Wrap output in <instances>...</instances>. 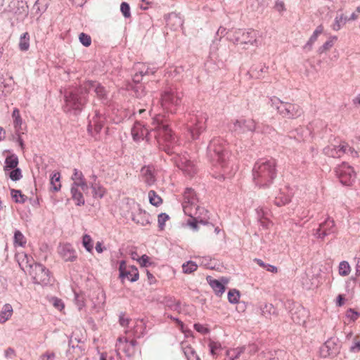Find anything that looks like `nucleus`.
Masks as SVG:
<instances>
[{
  "label": "nucleus",
  "instance_id": "nucleus-1",
  "mask_svg": "<svg viewBox=\"0 0 360 360\" xmlns=\"http://www.w3.org/2000/svg\"><path fill=\"white\" fill-rule=\"evenodd\" d=\"M91 90H93L100 98H104L106 95L105 88L99 83L87 81L82 84L79 90L71 91L65 96L66 107L68 110H81L86 101L85 94Z\"/></svg>",
  "mask_w": 360,
  "mask_h": 360
},
{
  "label": "nucleus",
  "instance_id": "nucleus-2",
  "mask_svg": "<svg viewBox=\"0 0 360 360\" xmlns=\"http://www.w3.org/2000/svg\"><path fill=\"white\" fill-rule=\"evenodd\" d=\"M276 162L274 159L261 160L255 164L252 169L254 183L259 188H267L276 177Z\"/></svg>",
  "mask_w": 360,
  "mask_h": 360
},
{
  "label": "nucleus",
  "instance_id": "nucleus-3",
  "mask_svg": "<svg viewBox=\"0 0 360 360\" xmlns=\"http://www.w3.org/2000/svg\"><path fill=\"white\" fill-rule=\"evenodd\" d=\"M151 130L155 133V137L160 144L172 145L175 142V137L163 115L159 114L153 119Z\"/></svg>",
  "mask_w": 360,
  "mask_h": 360
},
{
  "label": "nucleus",
  "instance_id": "nucleus-4",
  "mask_svg": "<svg viewBox=\"0 0 360 360\" xmlns=\"http://www.w3.org/2000/svg\"><path fill=\"white\" fill-rule=\"evenodd\" d=\"M207 152L212 162L224 167L228 158V152L225 148V141L219 137L212 139L209 143Z\"/></svg>",
  "mask_w": 360,
  "mask_h": 360
},
{
  "label": "nucleus",
  "instance_id": "nucleus-5",
  "mask_svg": "<svg viewBox=\"0 0 360 360\" xmlns=\"http://www.w3.org/2000/svg\"><path fill=\"white\" fill-rule=\"evenodd\" d=\"M230 41L234 44L243 46L245 49V46H258L256 32L253 29L236 30L230 37Z\"/></svg>",
  "mask_w": 360,
  "mask_h": 360
},
{
  "label": "nucleus",
  "instance_id": "nucleus-6",
  "mask_svg": "<svg viewBox=\"0 0 360 360\" xmlns=\"http://www.w3.org/2000/svg\"><path fill=\"white\" fill-rule=\"evenodd\" d=\"M181 98L178 93L172 89H166L161 94L160 105L162 108L171 113H174L181 104Z\"/></svg>",
  "mask_w": 360,
  "mask_h": 360
},
{
  "label": "nucleus",
  "instance_id": "nucleus-7",
  "mask_svg": "<svg viewBox=\"0 0 360 360\" xmlns=\"http://www.w3.org/2000/svg\"><path fill=\"white\" fill-rule=\"evenodd\" d=\"M335 173L340 183L344 186H350L356 179L354 169L346 162H342L335 169Z\"/></svg>",
  "mask_w": 360,
  "mask_h": 360
},
{
  "label": "nucleus",
  "instance_id": "nucleus-8",
  "mask_svg": "<svg viewBox=\"0 0 360 360\" xmlns=\"http://www.w3.org/2000/svg\"><path fill=\"white\" fill-rule=\"evenodd\" d=\"M257 124L253 119L240 117L232 121V131L238 134H243L255 131Z\"/></svg>",
  "mask_w": 360,
  "mask_h": 360
},
{
  "label": "nucleus",
  "instance_id": "nucleus-9",
  "mask_svg": "<svg viewBox=\"0 0 360 360\" xmlns=\"http://www.w3.org/2000/svg\"><path fill=\"white\" fill-rule=\"evenodd\" d=\"M184 211L186 214L192 216L195 213L198 208V199L195 192L192 188H186L184 193Z\"/></svg>",
  "mask_w": 360,
  "mask_h": 360
},
{
  "label": "nucleus",
  "instance_id": "nucleus-10",
  "mask_svg": "<svg viewBox=\"0 0 360 360\" xmlns=\"http://www.w3.org/2000/svg\"><path fill=\"white\" fill-rule=\"evenodd\" d=\"M30 267L32 269L30 274L35 283L46 285L49 283V271L44 266L40 264H34Z\"/></svg>",
  "mask_w": 360,
  "mask_h": 360
},
{
  "label": "nucleus",
  "instance_id": "nucleus-11",
  "mask_svg": "<svg viewBox=\"0 0 360 360\" xmlns=\"http://www.w3.org/2000/svg\"><path fill=\"white\" fill-rule=\"evenodd\" d=\"M119 271L122 278H127L131 282H135L139 278L138 269L133 265L127 266L124 260L120 262Z\"/></svg>",
  "mask_w": 360,
  "mask_h": 360
},
{
  "label": "nucleus",
  "instance_id": "nucleus-12",
  "mask_svg": "<svg viewBox=\"0 0 360 360\" xmlns=\"http://www.w3.org/2000/svg\"><path fill=\"white\" fill-rule=\"evenodd\" d=\"M339 340L338 338H331L328 339L320 349L321 355L326 358L327 356H335L340 351Z\"/></svg>",
  "mask_w": 360,
  "mask_h": 360
},
{
  "label": "nucleus",
  "instance_id": "nucleus-13",
  "mask_svg": "<svg viewBox=\"0 0 360 360\" xmlns=\"http://www.w3.org/2000/svg\"><path fill=\"white\" fill-rule=\"evenodd\" d=\"M135 340H129L126 337H120L116 343V349L118 352H122L130 356L135 352Z\"/></svg>",
  "mask_w": 360,
  "mask_h": 360
},
{
  "label": "nucleus",
  "instance_id": "nucleus-14",
  "mask_svg": "<svg viewBox=\"0 0 360 360\" xmlns=\"http://www.w3.org/2000/svg\"><path fill=\"white\" fill-rule=\"evenodd\" d=\"M175 162L176 166L188 175H193L197 172L196 165L186 155L179 156Z\"/></svg>",
  "mask_w": 360,
  "mask_h": 360
},
{
  "label": "nucleus",
  "instance_id": "nucleus-15",
  "mask_svg": "<svg viewBox=\"0 0 360 360\" xmlns=\"http://www.w3.org/2000/svg\"><path fill=\"white\" fill-rule=\"evenodd\" d=\"M335 231V222L330 218L327 219L323 223L320 224L319 227L316 229L314 235L320 239H323Z\"/></svg>",
  "mask_w": 360,
  "mask_h": 360
},
{
  "label": "nucleus",
  "instance_id": "nucleus-16",
  "mask_svg": "<svg viewBox=\"0 0 360 360\" xmlns=\"http://www.w3.org/2000/svg\"><path fill=\"white\" fill-rule=\"evenodd\" d=\"M58 252L65 262H74L77 257L75 250L70 244L60 245Z\"/></svg>",
  "mask_w": 360,
  "mask_h": 360
},
{
  "label": "nucleus",
  "instance_id": "nucleus-17",
  "mask_svg": "<svg viewBox=\"0 0 360 360\" xmlns=\"http://www.w3.org/2000/svg\"><path fill=\"white\" fill-rule=\"evenodd\" d=\"M149 131L141 122H136L134 123L131 129V136L135 141H140L147 137Z\"/></svg>",
  "mask_w": 360,
  "mask_h": 360
},
{
  "label": "nucleus",
  "instance_id": "nucleus-18",
  "mask_svg": "<svg viewBox=\"0 0 360 360\" xmlns=\"http://www.w3.org/2000/svg\"><path fill=\"white\" fill-rule=\"evenodd\" d=\"M71 179L73 181L72 187H81L84 191L88 189V185L82 171L75 168L73 169Z\"/></svg>",
  "mask_w": 360,
  "mask_h": 360
},
{
  "label": "nucleus",
  "instance_id": "nucleus-19",
  "mask_svg": "<svg viewBox=\"0 0 360 360\" xmlns=\"http://www.w3.org/2000/svg\"><path fill=\"white\" fill-rule=\"evenodd\" d=\"M90 186L92 195L95 199H101L107 193L106 188L101 184L100 181L96 180V177H95L94 181L91 183Z\"/></svg>",
  "mask_w": 360,
  "mask_h": 360
},
{
  "label": "nucleus",
  "instance_id": "nucleus-20",
  "mask_svg": "<svg viewBox=\"0 0 360 360\" xmlns=\"http://www.w3.org/2000/svg\"><path fill=\"white\" fill-rule=\"evenodd\" d=\"M346 146H328L323 148V153L328 157L340 158L346 151Z\"/></svg>",
  "mask_w": 360,
  "mask_h": 360
},
{
  "label": "nucleus",
  "instance_id": "nucleus-21",
  "mask_svg": "<svg viewBox=\"0 0 360 360\" xmlns=\"http://www.w3.org/2000/svg\"><path fill=\"white\" fill-rule=\"evenodd\" d=\"M146 331V323L143 319H137L134 321L131 333L136 338L142 337Z\"/></svg>",
  "mask_w": 360,
  "mask_h": 360
},
{
  "label": "nucleus",
  "instance_id": "nucleus-22",
  "mask_svg": "<svg viewBox=\"0 0 360 360\" xmlns=\"http://www.w3.org/2000/svg\"><path fill=\"white\" fill-rule=\"evenodd\" d=\"M205 122L202 120H196V122L191 129V134L193 139H196L205 130Z\"/></svg>",
  "mask_w": 360,
  "mask_h": 360
},
{
  "label": "nucleus",
  "instance_id": "nucleus-23",
  "mask_svg": "<svg viewBox=\"0 0 360 360\" xmlns=\"http://www.w3.org/2000/svg\"><path fill=\"white\" fill-rule=\"evenodd\" d=\"M18 158L14 154H12L6 157L4 166V170L5 173L7 174L8 171H11V169L16 168L18 165Z\"/></svg>",
  "mask_w": 360,
  "mask_h": 360
},
{
  "label": "nucleus",
  "instance_id": "nucleus-24",
  "mask_svg": "<svg viewBox=\"0 0 360 360\" xmlns=\"http://www.w3.org/2000/svg\"><path fill=\"white\" fill-rule=\"evenodd\" d=\"M141 174L144 181L149 186L153 184L155 181L153 169L149 166H145L141 169Z\"/></svg>",
  "mask_w": 360,
  "mask_h": 360
},
{
  "label": "nucleus",
  "instance_id": "nucleus-25",
  "mask_svg": "<svg viewBox=\"0 0 360 360\" xmlns=\"http://www.w3.org/2000/svg\"><path fill=\"white\" fill-rule=\"evenodd\" d=\"M13 307L10 304H4L0 311V323H4L10 319L13 315Z\"/></svg>",
  "mask_w": 360,
  "mask_h": 360
},
{
  "label": "nucleus",
  "instance_id": "nucleus-26",
  "mask_svg": "<svg viewBox=\"0 0 360 360\" xmlns=\"http://www.w3.org/2000/svg\"><path fill=\"white\" fill-rule=\"evenodd\" d=\"M12 117L13 119V126L16 133H22V120L20 114V111L18 108H15L12 113Z\"/></svg>",
  "mask_w": 360,
  "mask_h": 360
},
{
  "label": "nucleus",
  "instance_id": "nucleus-27",
  "mask_svg": "<svg viewBox=\"0 0 360 360\" xmlns=\"http://www.w3.org/2000/svg\"><path fill=\"white\" fill-rule=\"evenodd\" d=\"M182 349L185 356H186L188 360H199V357L196 354L194 349L186 342L182 343Z\"/></svg>",
  "mask_w": 360,
  "mask_h": 360
},
{
  "label": "nucleus",
  "instance_id": "nucleus-28",
  "mask_svg": "<svg viewBox=\"0 0 360 360\" xmlns=\"http://www.w3.org/2000/svg\"><path fill=\"white\" fill-rule=\"evenodd\" d=\"M72 198L75 204L78 206L84 205L85 203L84 198L82 192L78 190V188L71 187Z\"/></svg>",
  "mask_w": 360,
  "mask_h": 360
},
{
  "label": "nucleus",
  "instance_id": "nucleus-29",
  "mask_svg": "<svg viewBox=\"0 0 360 360\" xmlns=\"http://www.w3.org/2000/svg\"><path fill=\"white\" fill-rule=\"evenodd\" d=\"M27 243V239L25 236L18 230L14 232L13 245L15 248H24Z\"/></svg>",
  "mask_w": 360,
  "mask_h": 360
},
{
  "label": "nucleus",
  "instance_id": "nucleus-30",
  "mask_svg": "<svg viewBox=\"0 0 360 360\" xmlns=\"http://www.w3.org/2000/svg\"><path fill=\"white\" fill-rule=\"evenodd\" d=\"M209 284L217 296H221L225 291V286L217 279H210Z\"/></svg>",
  "mask_w": 360,
  "mask_h": 360
},
{
  "label": "nucleus",
  "instance_id": "nucleus-31",
  "mask_svg": "<svg viewBox=\"0 0 360 360\" xmlns=\"http://www.w3.org/2000/svg\"><path fill=\"white\" fill-rule=\"evenodd\" d=\"M208 347L210 348L211 355L215 359L218 356L219 353L222 349L221 345L219 342H215L212 340H209Z\"/></svg>",
  "mask_w": 360,
  "mask_h": 360
},
{
  "label": "nucleus",
  "instance_id": "nucleus-32",
  "mask_svg": "<svg viewBox=\"0 0 360 360\" xmlns=\"http://www.w3.org/2000/svg\"><path fill=\"white\" fill-rule=\"evenodd\" d=\"M30 40V38L28 32H25L20 36L18 44L19 49H20V51H26L29 49Z\"/></svg>",
  "mask_w": 360,
  "mask_h": 360
},
{
  "label": "nucleus",
  "instance_id": "nucleus-33",
  "mask_svg": "<svg viewBox=\"0 0 360 360\" xmlns=\"http://www.w3.org/2000/svg\"><path fill=\"white\" fill-rule=\"evenodd\" d=\"M148 198L150 203L154 206L158 207L162 203V199L154 191L148 192Z\"/></svg>",
  "mask_w": 360,
  "mask_h": 360
},
{
  "label": "nucleus",
  "instance_id": "nucleus-34",
  "mask_svg": "<svg viewBox=\"0 0 360 360\" xmlns=\"http://www.w3.org/2000/svg\"><path fill=\"white\" fill-rule=\"evenodd\" d=\"M337 40V37H331L327 40L319 48L318 52L319 54H321L330 49H331L334 45V41Z\"/></svg>",
  "mask_w": 360,
  "mask_h": 360
},
{
  "label": "nucleus",
  "instance_id": "nucleus-35",
  "mask_svg": "<svg viewBox=\"0 0 360 360\" xmlns=\"http://www.w3.org/2000/svg\"><path fill=\"white\" fill-rule=\"evenodd\" d=\"M60 178V175L58 172H55L51 177V185L55 191H59L61 187Z\"/></svg>",
  "mask_w": 360,
  "mask_h": 360
},
{
  "label": "nucleus",
  "instance_id": "nucleus-36",
  "mask_svg": "<svg viewBox=\"0 0 360 360\" xmlns=\"http://www.w3.org/2000/svg\"><path fill=\"white\" fill-rule=\"evenodd\" d=\"M338 269L339 274L342 276H348L351 271L350 265L347 261L341 262Z\"/></svg>",
  "mask_w": 360,
  "mask_h": 360
},
{
  "label": "nucleus",
  "instance_id": "nucleus-37",
  "mask_svg": "<svg viewBox=\"0 0 360 360\" xmlns=\"http://www.w3.org/2000/svg\"><path fill=\"white\" fill-rule=\"evenodd\" d=\"M296 314H297V323L301 324L305 322V319L308 317V311L303 307L297 308Z\"/></svg>",
  "mask_w": 360,
  "mask_h": 360
},
{
  "label": "nucleus",
  "instance_id": "nucleus-38",
  "mask_svg": "<svg viewBox=\"0 0 360 360\" xmlns=\"http://www.w3.org/2000/svg\"><path fill=\"white\" fill-rule=\"evenodd\" d=\"M11 195L16 202L24 203L27 200V196L19 190H11Z\"/></svg>",
  "mask_w": 360,
  "mask_h": 360
},
{
  "label": "nucleus",
  "instance_id": "nucleus-39",
  "mask_svg": "<svg viewBox=\"0 0 360 360\" xmlns=\"http://www.w3.org/2000/svg\"><path fill=\"white\" fill-rule=\"evenodd\" d=\"M198 269L197 264L193 261H188L182 265L183 272L185 274H191Z\"/></svg>",
  "mask_w": 360,
  "mask_h": 360
},
{
  "label": "nucleus",
  "instance_id": "nucleus-40",
  "mask_svg": "<svg viewBox=\"0 0 360 360\" xmlns=\"http://www.w3.org/2000/svg\"><path fill=\"white\" fill-rule=\"evenodd\" d=\"M346 21L347 18L344 17L343 14L336 16L334 20V23L332 26L333 30L338 31L341 28L342 25H344Z\"/></svg>",
  "mask_w": 360,
  "mask_h": 360
},
{
  "label": "nucleus",
  "instance_id": "nucleus-41",
  "mask_svg": "<svg viewBox=\"0 0 360 360\" xmlns=\"http://www.w3.org/2000/svg\"><path fill=\"white\" fill-rule=\"evenodd\" d=\"M240 292L238 290L232 289L228 292V300L232 304H236L239 302Z\"/></svg>",
  "mask_w": 360,
  "mask_h": 360
},
{
  "label": "nucleus",
  "instance_id": "nucleus-42",
  "mask_svg": "<svg viewBox=\"0 0 360 360\" xmlns=\"http://www.w3.org/2000/svg\"><path fill=\"white\" fill-rule=\"evenodd\" d=\"M82 245L84 248L91 252L94 248L93 240L89 235L85 234L82 238Z\"/></svg>",
  "mask_w": 360,
  "mask_h": 360
},
{
  "label": "nucleus",
  "instance_id": "nucleus-43",
  "mask_svg": "<svg viewBox=\"0 0 360 360\" xmlns=\"http://www.w3.org/2000/svg\"><path fill=\"white\" fill-rule=\"evenodd\" d=\"M295 131L297 133L296 136H294V138L296 136H300L301 138H307L311 136V131L308 127H302L300 128L296 129Z\"/></svg>",
  "mask_w": 360,
  "mask_h": 360
},
{
  "label": "nucleus",
  "instance_id": "nucleus-44",
  "mask_svg": "<svg viewBox=\"0 0 360 360\" xmlns=\"http://www.w3.org/2000/svg\"><path fill=\"white\" fill-rule=\"evenodd\" d=\"M323 27L321 25H319L309 38V40L307 42V45H311L313 43H314L316 41L319 35L323 32Z\"/></svg>",
  "mask_w": 360,
  "mask_h": 360
},
{
  "label": "nucleus",
  "instance_id": "nucleus-45",
  "mask_svg": "<svg viewBox=\"0 0 360 360\" xmlns=\"http://www.w3.org/2000/svg\"><path fill=\"white\" fill-rule=\"evenodd\" d=\"M6 174H8L9 177L13 181H18L22 176L21 170L18 167L8 171Z\"/></svg>",
  "mask_w": 360,
  "mask_h": 360
},
{
  "label": "nucleus",
  "instance_id": "nucleus-46",
  "mask_svg": "<svg viewBox=\"0 0 360 360\" xmlns=\"http://www.w3.org/2000/svg\"><path fill=\"white\" fill-rule=\"evenodd\" d=\"M255 261L257 262V264L259 266H260L261 267H262L264 269H266V270L268 271H270L272 273H276L278 271V269L275 266H273L271 264H266L262 259H255Z\"/></svg>",
  "mask_w": 360,
  "mask_h": 360
},
{
  "label": "nucleus",
  "instance_id": "nucleus-47",
  "mask_svg": "<svg viewBox=\"0 0 360 360\" xmlns=\"http://www.w3.org/2000/svg\"><path fill=\"white\" fill-rule=\"evenodd\" d=\"M136 68H137V70H140L141 76H143V75H149V74H154V72H155V70L149 68L145 64L139 63L137 65Z\"/></svg>",
  "mask_w": 360,
  "mask_h": 360
},
{
  "label": "nucleus",
  "instance_id": "nucleus-48",
  "mask_svg": "<svg viewBox=\"0 0 360 360\" xmlns=\"http://www.w3.org/2000/svg\"><path fill=\"white\" fill-rule=\"evenodd\" d=\"M290 201V198H288V196L285 195L283 193H281L278 196L276 197L275 204L277 206L281 207L288 203Z\"/></svg>",
  "mask_w": 360,
  "mask_h": 360
},
{
  "label": "nucleus",
  "instance_id": "nucleus-49",
  "mask_svg": "<svg viewBox=\"0 0 360 360\" xmlns=\"http://www.w3.org/2000/svg\"><path fill=\"white\" fill-rule=\"evenodd\" d=\"M80 42L85 46L88 47L91 44V38L89 35L85 33H81L79 36Z\"/></svg>",
  "mask_w": 360,
  "mask_h": 360
},
{
  "label": "nucleus",
  "instance_id": "nucleus-50",
  "mask_svg": "<svg viewBox=\"0 0 360 360\" xmlns=\"http://www.w3.org/2000/svg\"><path fill=\"white\" fill-rule=\"evenodd\" d=\"M120 11L125 18H128L131 17L130 7L127 3L122 2L121 4Z\"/></svg>",
  "mask_w": 360,
  "mask_h": 360
},
{
  "label": "nucleus",
  "instance_id": "nucleus-51",
  "mask_svg": "<svg viewBox=\"0 0 360 360\" xmlns=\"http://www.w3.org/2000/svg\"><path fill=\"white\" fill-rule=\"evenodd\" d=\"M257 212L258 213V215L259 217H260V221H261V224L266 227L269 226V224H271V222L266 219L265 218L263 215H264V210H263V208H258L257 210Z\"/></svg>",
  "mask_w": 360,
  "mask_h": 360
},
{
  "label": "nucleus",
  "instance_id": "nucleus-52",
  "mask_svg": "<svg viewBox=\"0 0 360 360\" xmlns=\"http://www.w3.org/2000/svg\"><path fill=\"white\" fill-rule=\"evenodd\" d=\"M169 219V216L165 213H162L158 215V224L161 229H163L165 222Z\"/></svg>",
  "mask_w": 360,
  "mask_h": 360
},
{
  "label": "nucleus",
  "instance_id": "nucleus-53",
  "mask_svg": "<svg viewBox=\"0 0 360 360\" xmlns=\"http://www.w3.org/2000/svg\"><path fill=\"white\" fill-rule=\"evenodd\" d=\"M346 316L349 318L352 321L356 320L359 316H360V314L357 311H356L354 309L350 308L347 309Z\"/></svg>",
  "mask_w": 360,
  "mask_h": 360
},
{
  "label": "nucleus",
  "instance_id": "nucleus-54",
  "mask_svg": "<svg viewBox=\"0 0 360 360\" xmlns=\"http://www.w3.org/2000/svg\"><path fill=\"white\" fill-rule=\"evenodd\" d=\"M138 262L141 266H147L150 264V257L146 255H143L138 259Z\"/></svg>",
  "mask_w": 360,
  "mask_h": 360
},
{
  "label": "nucleus",
  "instance_id": "nucleus-55",
  "mask_svg": "<svg viewBox=\"0 0 360 360\" xmlns=\"http://www.w3.org/2000/svg\"><path fill=\"white\" fill-rule=\"evenodd\" d=\"M194 328L201 334H207L210 331L207 327L200 323L194 324Z\"/></svg>",
  "mask_w": 360,
  "mask_h": 360
},
{
  "label": "nucleus",
  "instance_id": "nucleus-56",
  "mask_svg": "<svg viewBox=\"0 0 360 360\" xmlns=\"http://www.w3.org/2000/svg\"><path fill=\"white\" fill-rule=\"evenodd\" d=\"M53 305L60 311H62L65 307L62 300L58 298H54L53 300Z\"/></svg>",
  "mask_w": 360,
  "mask_h": 360
},
{
  "label": "nucleus",
  "instance_id": "nucleus-57",
  "mask_svg": "<svg viewBox=\"0 0 360 360\" xmlns=\"http://www.w3.org/2000/svg\"><path fill=\"white\" fill-rule=\"evenodd\" d=\"M171 319H172L177 325V326L179 328V329L181 330V332L184 333V325L181 321H180L178 319L174 318L172 316L170 317Z\"/></svg>",
  "mask_w": 360,
  "mask_h": 360
},
{
  "label": "nucleus",
  "instance_id": "nucleus-58",
  "mask_svg": "<svg viewBox=\"0 0 360 360\" xmlns=\"http://www.w3.org/2000/svg\"><path fill=\"white\" fill-rule=\"evenodd\" d=\"M275 8L278 12H282L285 10V4L283 1H278L276 2Z\"/></svg>",
  "mask_w": 360,
  "mask_h": 360
},
{
  "label": "nucleus",
  "instance_id": "nucleus-59",
  "mask_svg": "<svg viewBox=\"0 0 360 360\" xmlns=\"http://www.w3.org/2000/svg\"><path fill=\"white\" fill-rule=\"evenodd\" d=\"M345 304V297L343 295L340 294L338 295L336 299V305L338 307H342Z\"/></svg>",
  "mask_w": 360,
  "mask_h": 360
},
{
  "label": "nucleus",
  "instance_id": "nucleus-60",
  "mask_svg": "<svg viewBox=\"0 0 360 360\" xmlns=\"http://www.w3.org/2000/svg\"><path fill=\"white\" fill-rule=\"evenodd\" d=\"M55 357L54 353L46 352L42 356L43 360H53Z\"/></svg>",
  "mask_w": 360,
  "mask_h": 360
},
{
  "label": "nucleus",
  "instance_id": "nucleus-61",
  "mask_svg": "<svg viewBox=\"0 0 360 360\" xmlns=\"http://www.w3.org/2000/svg\"><path fill=\"white\" fill-rule=\"evenodd\" d=\"M356 260V276H359L360 275V258H355Z\"/></svg>",
  "mask_w": 360,
  "mask_h": 360
},
{
  "label": "nucleus",
  "instance_id": "nucleus-62",
  "mask_svg": "<svg viewBox=\"0 0 360 360\" xmlns=\"http://www.w3.org/2000/svg\"><path fill=\"white\" fill-rule=\"evenodd\" d=\"M350 351L353 352L356 351H360V342L354 343V345L351 347Z\"/></svg>",
  "mask_w": 360,
  "mask_h": 360
},
{
  "label": "nucleus",
  "instance_id": "nucleus-63",
  "mask_svg": "<svg viewBox=\"0 0 360 360\" xmlns=\"http://www.w3.org/2000/svg\"><path fill=\"white\" fill-rule=\"evenodd\" d=\"M120 323L122 326H126L129 324V319L124 316H121L120 319Z\"/></svg>",
  "mask_w": 360,
  "mask_h": 360
},
{
  "label": "nucleus",
  "instance_id": "nucleus-64",
  "mask_svg": "<svg viewBox=\"0 0 360 360\" xmlns=\"http://www.w3.org/2000/svg\"><path fill=\"white\" fill-rule=\"evenodd\" d=\"M353 103L355 105H360V94H358L354 99H353Z\"/></svg>",
  "mask_w": 360,
  "mask_h": 360
}]
</instances>
